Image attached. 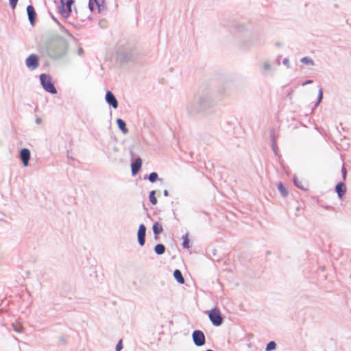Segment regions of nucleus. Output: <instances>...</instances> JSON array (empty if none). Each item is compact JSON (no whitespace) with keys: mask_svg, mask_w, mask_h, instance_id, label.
<instances>
[{"mask_svg":"<svg viewBox=\"0 0 351 351\" xmlns=\"http://www.w3.org/2000/svg\"><path fill=\"white\" fill-rule=\"evenodd\" d=\"M215 105V99L212 93L209 91L202 93L195 102V110L204 111Z\"/></svg>","mask_w":351,"mask_h":351,"instance_id":"nucleus-1","label":"nucleus"},{"mask_svg":"<svg viewBox=\"0 0 351 351\" xmlns=\"http://www.w3.org/2000/svg\"><path fill=\"white\" fill-rule=\"evenodd\" d=\"M47 55L53 59H59L65 54V47L63 43H50L47 46Z\"/></svg>","mask_w":351,"mask_h":351,"instance_id":"nucleus-2","label":"nucleus"},{"mask_svg":"<svg viewBox=\"0 0 351 351\" xmlns=\"http://www.w3.org/2000/svg\"><path fill=\"white\" fill-rule=\"evenodd\" d=\"M40 83L43 88L51 94H56L57 93L56 88L51 82V79L49 75L41 74L40 75Z\"/></svg>","mask_w":351,"mask_h":351,"instance_id":"nucleus-3","label":"nucleus"},{"mask_svg":"<svg viewBox=\"0 0 351 351\" xmlns=\"http://www.w3.org/2000/svg\"><path fill=\"white\" fill-rule=\"evenodd\" d=\"M134 48L127 47L124 49H119L117 51L118 57L123 61H128L134 56Z\"/></svg>","mask_w":351,"mask_h":351,"instance_id":"nucleus-4","label":"nucleus"},{"mask_svg":"<svg viewBox=\"0 0 351 351\" xmlns=\"http://www.w3.org/2000/svg\"><path fill=\"white\" fill-rule=\"evenodd\" d=\"M208 317L213 325L219 326L223 322V318L219 310L213 308L208 312Z\"/></svg>","mask_w":351,"mask_h":351,"instance_id":"nucleus-5","label":"nucleus"},{"mask_svg":"<svg viewBox=\"0 0 351 351\" xmlns=\"http://www.w3.org/2000/svg\"><path fill=\"white\" fill-rule=\"evenodd\" d=\"M193 341L195 346L200 347L205 344V335L202 331L196 330L192 334Z\"/></svg>","mask_w":351,"mask_h":351,"instance_id":"nucleus-6","label":"nucleus"},{"mask_svg":"<svg viewBox=\"0 0 351 351\" xmlns=\"http://www.w3.org/2000/svg\"><path fill=\"white\" fill-rule=\"evenodd\" d=\"M260 66L261 73L263 75H267L270 73H272L273 71L275 70L273 64L271 62L270 60L267 59L263 60L260 63Z\"/></svg>","mask_w":351,"mask_h":351,"instance_id":"nucleus-7","label":"nucleus"},{"mask_svg":"<svg viewBox=\"0 0 351 351\" xmlns=\"http://www.w3.org/2000/svg\"><path fill=\"white\" fill-rule=\"evenodd\" d=\"M73 0H64L63 2L60 1V13L64 18H67L71 12V5L73 3Z\"/></svg>","mask_w":351,"mask_h":351,"instance_id":"nucleus-8","label":"nucleus"},{"mask_svg":"<svg viewBox=\"0 0 351 351\" xmlns=\"http://www.w3.org/2000/svg\"><path fill=\"white\" fill-rule=\"evenodd\" d=\"M26 66L31 71L36 69L39 66V60L36 55L31 54L25 60Z\"/></svg>","mask_w":351,"mask_h":351,"instance_id":"nucleus-9","label":"nucleus"},{"mask_svg":"<svg viewBox=\"0 0 351 351\" xmlns=\"http://www.w3.org/2000/svg\"><path fill=\"white\" fill-rule=\"evenodd\" d=\"M30 151L27 148H23L20 151V159L21 160L23 165L27 167L29 165V160L30 159Z\"/></svg>","mask_w":351,"mask_h":351,"instance_id":"nucleus-10","label":"nucleus"},{"mask_svg":"<svg viewBox=\"0 0 351 351\" xmlns=\"http://www.w3.org/2000/svg\"><path fill=\"white\" fill-rule=\"evenodd\" d=\"M106 101L113 108L116 109L118 107V101L111 91H107L105 97Z\"/></svg>","mask_w":351,"mask_h":351,"instance_id":"nucleus-11","label":"nucleus"},{"mask_svg":"<svg viewBox=\"0 0 351 351\" xmlns=\"http://www.w3.org/2000/svg\"><path fill=\"white\" fill-rule=\"evenodd\" d=\"M146 228L144 224H141L138 230V241L141 246L144 245L145 242Z\"/></svg>","mask_w":351,"mask_h":351,"instance_id":"nucleus-12","label":"nucleus"},{"mask_svg":"<svg viewBox=\"0 0 351 351\" xmlns=\"http://www.w3.org/2000/svg\"><path fill=\"white\" fill-rule=\"evenodd\" d=\"M27 12L31 25H34L36 15L34 8L32 5H28L27 8Z\"/></svg>","mask_w":351,"mask_h":351,"instance_id":"nucleus-13","label":"nucleus"},{"mask_svg":"<svg viewBox=\"0 0 351 351\" xmlns=\"http://www.w3.org/2000/svg\"><path fill=\"white\" fill-rule=\"evenodd\" d=\"M142 165V160L140 158H138L135 160L134 162L132 163V175L136 174L140 170Z\"/></svg>","mask_w":351,"mask_h":351,"instance_id":"nucleus-14","label":"nucleus"},{"mask_svg":"<svg viewBox=\"0 0 351 351\" xmlns=\"http://www.w3.org/2000/svg\"><path fill=\"white\" fill-rule=\"evenodd\" d=\"M335 191L339 198H341L346 193L345 184L341 182L336 185Z\"/></svg>","mask_w":351,"mask_h":351,"instance_id":"nucleus-15","label":"nucleus"},{"mask_svg":"<svg viewBox=\"0 0 351 351\" xmlns=\"http://www.w3.org/2000/svg\"><path fill=\"white\" fill-rule=\"evenodd\" d=\"M117 123L119 128L123 132V134H127L128 132V130L124 121L121 119H117Z\"/></svg>","mask_w":351,"mask_h":351,"instance_id":"nucleus-16","label":"nucleus"},{"mask_svg":"<svg viewBox=\"0 0 351 351\" xmlns=\"http://www.w3.org/2000/svg\"><path fill=\"white\" fill-rule=\"evenodd\" d=\"M173 276L180 284L184 283V278L182 276V272L179 269H176L174 271Z\"/></svg>","mask_w":351,"mask_h":351,"instance_id":"nucleus-17","label":"nucleus"},{"mask_svg":"<svg viewBox=\"0 0 351 351\" xmlns=\"http://www.w3.org/2000/svg\"><path fill=\"white\" fill-rule=\"evenodd\" d=\"M154 251L157 254L161 255L165 253V247L163 244H157L154 247Z\"/></svg>","mask_w":351,"mask_h":351,"instance_id":"nucleus-18","label":"nucleus"},{"mask_svg":"<svg viewBox=\"0 0 351 351\" xmlns=\"http://www.w3.org/2000/svg\"><path fill=\"white\" fill-rule=\"evenodd\" d=\"M12 327L13 330L17 333H21L23 331V326L19 322L12 323Z\"/></svg>","mask_w":351,"mask_h":351,"instance_id":"nucleus-19","label":"nucleus"},{"mask_svg":"<svg viewBox=\"0 0 351 351\" xmlns=\"http://www.w3.org/2000/svg\"><path fill=\"white\" fill-rule=\"evenodd\" d=\"M300 62L306 65H310V66L315 65V62H314L313 60L311 58L308 57V56L302 58L300 59Z\"/></svg>","mask_w":351,"mask_h":351,"instance_id":"nucleus-20","label":"nucleus"},{"mask_svg":"<svg viewBox=\"0 0 351 351\" xmlns=\"http://www.w3.org/2000/svg\"><path fill=\"white\" fill-rule=\"evenodd\" d=\"M153 232L155 234H159L163 231V228L158 223H155L153 225Z\"/></svg>","mask_w":351,"mask_h":351,"instance_id":"nucleus-21","label":"nucleus"},{"mask_svg":"<svg viewBox=\"0 0 351 351\" xmlns=\"http://www.w3.org/2000/svg\"><path fill=\"white\" fill-rule=\"evenodd\" d=\"M293 182H294V184L299 189H302V190H306V186L302 184V182L299 180L296 176H294L293 177Z\"/></svg>","mask_w":351,"mask_h":351,"instance_id":"nucleus-22","label":"nucleus"},{"mask_svg":"<svg viewBox=\"0 0 351 351\" xmlns=\"http://www.w3.org/2000/svg\"><path fill=\"white\" fill-rule=\"evenodd\" d=\"M277 186H278V189L279 192L280 193V194L283 197L287 196L288 192H287V189H285V187L283 186V184L280 182L278 184Z\"/></svg>","mask_w":351,"mask_h":351,"instance_id":"nucleus-23","label":"nucleus"},{"mask_svg":"<svg viewBox=\"0 0 351 351\" xmlns=\"http://www.w3.org/2000/svg\"><path fill=\"white\" fill-rule=\"evenodd\" d=\"M155 191H152L150 193H149V201L150 202L153 204V205H156L158 202L157 201V199L155 196Z\"/></svg>","mask_w":351,"mask_h":351,"instance_id":"nucleus-24","label":"nucleus"},{"mask_svg":"<svg viewBox=\"0 0 351 351\" xmlns=\"http://www.w3.org/2000/svg\"><path fill=\"white\" fill-rule=\"evenodd\" d=\"M276 343L274 341H271L267 343L265 350L266 351H273L276 349Z\"/></svg>","mask_w":351,"mask_h":351,"instance_id":"nucleus-25","label":"nucleus"},{"mask_svg":"<svg viewBox=\"0 0 351 351\" xmlns=\"http://www.w3.org/2000/svg\"><path fill=\"white\" fill-rule=\"evenodd\" d=\"M182 239L184 240L182 245L184 248H189V241L188 239V235L185 234L182 237Z\"/></svg>","mask_w":351,"mask_h":351,"instance_id":"nucleus-26","label":"nucleus"},{"mask_svg":"<svg viewBox=\"0 0 351 351\" xmlns=\"http://www.w3.org/2000/svg\"><path fill=\"white\" fill-rule=\"evenodd\" d=\"M270 136L272 138L273 144H272V149L274 152L276 154V145L274 139V131L272 130L270 132Z\"/></svg>","mask_w":351,"mask_h":351,"instance_id":"nucleus-27","label":"nucleus"},{"mask_svg":"<svg viewBox=\"0 0 351 351\" xmlns=\"http://www.w3.org/2000/svg\"><path fill=\"white\" fill-rule=\"evenodd\" d=\"M158 179V174L156 172H152L149 176V180L151 182H154Z\"/></svg>","mask_w":351,"mask_h":351,"instance_id":"nucleus-28","label":"nucleus"},{"mask_svg":"<svg viewBox=\"0 0 351 351\" xmlns=\"http://www.w3.org/2000/svg\"><path fill=\"white\" fill-rule=\"evenodd\" d=\"M323 99V91H322V88H320L319 89V93H318V96H317V103H316V106H317L319 103L322 101Z\"/></svg>","mask_w":351,"mask_h":351,"instance_id":"nucleus-29","label":"nucleus"},{"mask_svg":"<svg viewBox=\"0 0 351 351\" xmlns=\"http://www.w3.org/2000/svg\"><path fill=\"white\" fill-rule=\"evenodd\" d=\"M94 3L97 5L98 7L99 11L101 10V8H103L104 7V0H93Z\"/></svg>","mask_w":351,"mask_h":351,"instance_id":"nucleus-30","label":"nucleus"},{"mask_svg":"<svg viewBox=\"0 0 351 351\" xmlns=\"http://www.w3.org/2000/svg\"><path fill=\"white\" fill-rule=\"evenodd\" d=\"M123 348L122 340H119L116 346V351H121Z\"/></svg>","mask_w":351,"mask_h":351,"instance_id":"nucleus-31","label":"nucleus"},{"mask_svg":"<svg viewBox=\"0 0 351 351\" xmlns=\"http://www.w3.org/2000/svg\"><path fill=\"white\" fill-rule=\"evenodd\" d=\"M19 0H9L10 6L12 9H14L16 8V5L17 4Z\"/></svg>","mask_w":351,"mask_h":351,"instance_id":"nucleus-32","label":"nucleus"},{"mask_svg":"<svg viewBox=\"0 0 351 351\" xmlns=\"http://www.w3.org/2000/svg\"><path fill=\"white\" fill-rule=\"evenodd\" d=\"M341 173H342V177H343V180H345L346 178V169L344 167V166L342 167V169H341Z\"/></svg>","mask_w":351,"mask_h":351,"instance_id":"nucleus-33","label":"nucleus"},{"mask_svg":"<svg viewBox=\"0 0 351 351\" xmlns=\"http://www.w3.org/2000/svg\"><path fill=\"white\" fill-rule=\"evenodd\" d=\"M282 63L284 65H285L287 67L289 68L290 67V64H289V60L288 58H285L282 61Z\"/></svg>","mask_w":351,"mask_h":351,"instance_id":"nucleus-34","label":"nucleus"},{"mask_svg":"<svg viewBox=\"0 0 351 351\" xmlns=\"http://www.w3.org/2000/svg\"><path fill=\"white\" fill-rule=\"evenodd\" d=\"M88 7L90 11H93L94 10V3L92 1V0H89Z\"/></svg>","mask_w":351,"mask_h":351,"instance_id":"nucleus-35","label":"nucleus"},{"mask_svg":"<svg viewBox=\"0 0 351 351\" xmlns=\"http://www.w3.org/2000/svg\"><path fill=\"white\" fill-rule=\"evenodd\" d=\"M313 82L312 80H306L304 82L302 83V86H305V85H307V84H310Z\"/></svg>","mask_w":351,"mask_h":351,"instance_id":"nucleus-36","label":"nucleus"},{"mask_svg":"<svg viewBox=\"0 0 351 351\" xmlns=\"http://www.w3.org/2000/svg\"><path fill=\"white\" fill-rule=\"evenodd\" d=\"M35 123L37 124V125H40L41 123V119L39 118V117H37L36 119H35Z\"/></svg>","mask_w":351,"mask_h":351,"instance_id":"nucleus-37","label":"nucleus"},{"mask_svg":"<svg viewBox=\"0 0 351 351\" xmlns=\"http://www.w3.org/2000/svg\"><path fill=\"white\" fill-rule=\"evenodd\" d=\"M164 195L166 196V197L169 195V192H168L167 190H165L164 191Z\"/></svg>","mask_w":351,"mask_h":351,"instance_id":"nucleus-38","label":"nucleus"},{"mask_svg":"<svg viewBox=\"0 0 351 351\" xmlns=\"http://www.w3.org/2000/svg\"><path fill=\"white\" fill-rule=\"evenodd\" d=\"M78 54H79L80 56H81V55L82 54V49H81V48H80V49H79V50H78Z\"/></svg>","mask_w":351,"mask_h":351,"instance_id":"nucleus-39","label":"nucleus"},{"mask_svg":"<svg viewBox=\"0 0 351 351\" xmlns=\"http://www.w3.org/2000/svg\"><path fill=\"white\" fill-rule=\"evenodd\" d=\"M61 1H62V2H63V1H64V0H61Z\"/></svg>","mask_w":351,"mask_h":351,"instance_id":"nucleus-40","label":"nucleus"}]
</instances>
